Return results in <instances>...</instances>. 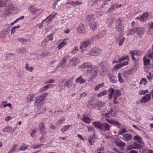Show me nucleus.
<instances>
[{"mask_svg": "<svg viewBox=\"0 0 153 153\" xmlns=\"http://www.w3.org/2000/svg\"><path fill=\"white\" fill-rule=\"evenodd\" d=\"M151 98V95L150 94H148L146 96L143 97L141 100V103H145L146 102H149Z\"/></svg>", "mask_w": 153, "mask_h": 153, "instance_id": "obj_18", "label": "nucleus"}, {"mask_svg": "<svg viewBox=\"0 0 153 153\" xmlns=\"http://www.w3.org/2000/svg\"><path fill=\"white\" fill-rule=\"evenodd\" d=\"M48 95L47 93H43L36 98L35 103L36 105L37 108L39 109H40L43 106V102L46 99Z\"/></svg>", "mask_w": 153, "mask_h": 153, "instance_id": "obj_3", "label": "nucleus"}, {"mask_svg": "<svg viewBox=\"0 0 153 153\" xmlns=\"http://www.w3.org/2000/svg\"><path fill=\"white\" fill-rule=\"evenodd\" d=\"M95 138L94 136H92L89 138L88 141L91 146L94 145V143L95 140Z\"/></svg>", "mask_w": 153, "mask_h": 153, "instance_id": "obj_34", "label": "nucleus"}, {"mask_svg": "<svg viewBox=\"0 0 153 153\" xmlns=\"http://www.w3.org/2000/svg\"><path fill=\"white\" fill-rule=\"evenodd\" d=\"M10 1L8 0H0V7H5Z\"/></svg>", "mask_w": 153, "mask_h": 153, "instance_id": "obj_31", "label": "nucleus"}, {"mask_svg": "<svg viewBox=\"0 0 153 153\" xmlns=\"http://www.w3.org/2000/svg\"><path fill=\"white\" fill-rule=\"evenodd\" d=\"M26 51V49L24 48H20L17 50V52L19 54H22Z\"/></svg>", "mask_w": 153, "mask_h": 153, "instance_id": "obj_40", "label": "nucleus"}, {"mask_svg": "<svg viewBox=\"0 0 153 153\" xmlns=\"http://www.w3.org/2000/svg\"><path fill=\"white\" fill-rule=\"evenodd\" d=\"M17 126V125H16V126L13 128H12L10 126H7L4 129L3 132L7 133H12L16 129Z\"/></svg>", "mask_w": 153, "mask_h": 153, "instance_id": "obj_17", "label": "nucleus"}, {"mask_svg": "<svg viewBox=\"0 0 153 153\" xmlns=\"http://www.w3.org/2000/svg\"><path fill=\"white\" fill-rule=\"evenodd\" d=\"M144 31L143 28L139 27L136 28V34L139 36L141 37L143 34Z\"/></svg>", "mask_w": 153, "mask_h": 153, "instance_id": "obj_19", "label": "nucleus"}, {"mask_svg": "<svg viewBox=\"0 0 153 153\" xmlns=\"http://www.w3.org/2000/svg\"><path fill=\"white\" fill-rule=\"evenodd\" d=\"M18 40L22 42L23 44H26L27 43H29L30 41L29 39H25L22 38H19L18 39Z\"/></svg>", "mask_w": 153, "mask_h": 153, "instance_id": "obj_35", "label": "nucleus"}, {"mask_svg": "<svg viewBox=\"0 0 153 153\" xmlns=\"http://www.w3.org/2000/svg\"><path fill=\"white\" fill-rule=\"evenodd\" d=\"M108 93V91H107L106 90H105L99 93L97 95V96L98 97H100L103 96L105 95L106 94H107Z\"/></svg>", "mask_w": 153, "mask_h": 153, "instance_id": "obj_50", "label": "nucleus"}, {"mask_svg": "<svg viewBox=\"0 0 153 153\" xmlns=\"http://www.w3.org/2000/svg\"><path fill=\"white\" fill-rule=\"evenodd\" d=\"M148 13L147 12L144 13L143 14L140 16V20L144 22L147 20L149 18Z\"/></svg>", "mask_w": 153, "mask_h": 153, "instance_id": "obj_23", "label": "nucleus"}, {"mask_svg": "<svg viewBox=\"0 0 153 153\" xmlns=\"http://www.w3.org/2000/svg\"><path fill=\"white\" fill-rule=\"evenodd\" d=\"M133 61H134L135 62V64L133 68H134V69H135V70L137 71L139 67V65H138V59H135L134 60H133Z\"/></svg>", "mask_w": 153, "mask_h": 153, "instance_id": "obj_49", "label": "nucleus"}, {"mask_svg": "<svg viewBox=\"0 0 153 153\" xmlns=\"http://www.w3.org/2000/svg\"><path fill=\"white\" fill-rule=\"evenodd\" d=\"M54 16H53L52 15H50L46 19H44L43 21H42V22H44L46 20L48 19L47 21H46V22H50L51 21V20L54 18Z\"/></svg>", "mask_w": 153, "mask_h": 153, "instance_id": "obj_46", "label": "nucleus"}, {"mask_svg": "<svg viewBox=\"0 0 153 153\" xmlns=\"http://www.w3.org/2000/svg\"><path fill=\"white\" fill-rule=\"evenodd\" d=\"M98 71V67L96 65H94L90 70H87L86 72L91 76V78L92 79L97 76Z\"/></svg>", "mask_w": 153, "mask_h": 153, "instance_id": "obj_4", "label": "nucleus"}, {"mask_svg": "<svg viewBox=\"0 0 153 153\" xmlns=\"http://www.w3.org/2000/svg\"><path fill=\"white\" fill-rule=\"evenodd\" d=\"M42 10L41 9H37V10L36 11V12L34 14L36 16H35L33 18H32L31 19V20H32L35 18L37 17L38 16H39L40 14L42 12Z\"/></svg>", "mask_w": 153, "mask_h": 153, "instance_id": "obj_39", "label": "nucleus"}, {"mask_svg": "<svg viewBox=\"0 0 153 153\" xmlns=\"http://www.w3.org/2000/svg\"><path fill=\"white\" fill-rule=\"evenodd\" d=\"M49 53L46 51L43 52L41 53V55L43 57H46L49 55Z\"/></svg>", "mask_w": 153, "mask_h": 153, "instance_id": "obj_63", "label": "nucleus"}, {"mask_svg": "<svg viewBox=\"0 0 153 153\" xmlns=\"http://www.w3.org/2000/svg\"><path fill=\"white\" fill-rule=\"evenodd\" d=\"M37 9L36 8L34 7H31L30 8V12L32 13L35 14L37 10Z\"/></svg>", "mask_w": 153, "mask_h": 153, "instance_id": "obj_60", "label": "nucleus"}, {"mask_svg": "<svg viewBox=\"0 0 153 153\" xmlns=\"http://www.w3.org/2000/svg\"><path fill=\"white\" fill-rule=\"evenodd\" d=\"M148 56H146L143 58V61L144 62V65L148 66L150 63V60L148 59Z\"/></svg>", "mask_w": 153, "mask_h": 153, "instance_id": "obj_30", "label": "nucleus"}, {"mask_svg": "<svg viewBox=\"0 0 153 153\" xmlns=\"http://www.w3.org/2000/svg\"><path fill=\"white\" fill-rule=\"evenodd\" d=\"M6 107H8L11 108V104L10 103H7L6 101H2L0 103V108H5Z\"/></svg>", "mask_w": 153, "mask_h": 153, "instance_id": "obj_22", "label": "nucleus"}, {"mask_svg": "<svg viewBox=\"0 0 153 153\" xmlns=\"http://www.w3.org/2000/svg\"><path fill=\"white\" fill-rule=\"evenodd\" d=\"M93 125L96 128H98L101 130L103 129L102 123H101L100 121H95L92 123Z\"/></svg>", "mask_w": 153, "mask_h": 153, "instance_id": "obj_16", "label": "nucleus"}, {"mask_svg": "<svg viewBox=\"0 0 153 153\" xmlns=\"http://www.w3.org/2000/svg\"><path fill=\"white\" fill-rule=\"evenodd\" d=\"M66 42H62V43H60L57 47L58 49H61L63 47L65 46L66 45Z\"/></svg>", "mask_w": 153, "mask_h": 153, "instance_id": "obj_61", "label": "nucleus"}, {"mask_svg": "<svg viewBox=\"0 0 153 153\" xmlns=\"http://www.w3.org/2000/svg\"><path fill=\"white\" fill-rule=\"evenodd\" d=\"M94 4L97 5V7H98L99 9H101L104 7V6L108 4V2L105 1H102V0H96Z\"/></svg>", "mask_w": 153, "mask_h": 153, "instance_id": "obj_7", "label": "nucleus"}, {"mask_svg": "<svg viewBox=\"0 0 153 153\" xmlns=\"http://www.w3.org/2000/svg\"><path fill=\"white\" fill-rule=\"evenodd\" d=\"M126 132V131L125 128H121L119 129V132L118 133V135H122L124 133Z\"/></svg>", "mask_w": 153, "mask_h": 153, "instance_id": "obj_53", "label": "nucleus"}, {"mask_svg": "<svg viewBox=\"0 0 153 153\" xmlns=\"http://www.w3.org/2000/svg\"><path fill=\"white\" fill-rule=\"evenodd\" d=\"M116 145L120 147H123L125 146V144L124 142L120 140L117 142Z\"/></svg>", "mask_w": 153, "mask_h": 153, "instance_id": "obj_43", "label": "nucleus"}, {"mask_svg": "<svg viewBox=\"0 0 153 153\" xmlns=\"http://www.w3.org/2000/svg\"><path fill=\"white\" fill-rule=\"evenodd\" d=\"M94 65L89 62H84L82 65L79 66V68L80 69H87V70H90Z\"/></svg>", "mask_w": 153, "mask_h": 153, "instance_id": "obj_8", "label": "nucleus"}, {"mask_svg": "<svg viewBox=\"0 0 153 153\" xmlns=\"http://www.w3.org/2000/svg\"><path fill=\"white\" fill-rule=\"evenodd\" d=\"M70 63L74 66H76L77 64L79 62V60L77 58H73L70 61Z\"/></svg>", "mask_w": 153, "mask_h": 153, "instance_id": "obj_21", "label": "nucleus"}, {"mask_svg": "<svg viewBox=\"0 0 153 153\" xmlns=\"http://www.w3.org/2000/svg\"><path fill=\"white\" fill-rule=\"evenodd\" d=\"M99 23L98 21H93L89 24V26L93 31L95 30L98 27Z\"/></svg>", "mask_w": 153, "mask_h": 153, "instance_id": "obj_12", "label": "nucleus"}, {"mask_svg": "<svg viewBox=\"0 0 153 153\" xmlns=\"http://www.w3.org/2000/svg\"><path fill=\"white\" fill-rule=\"evenodd\" d=\"M104 36V34L103 33H100L97 35L95 36L94 38L95 39H98L102 38Z\"/></svg>", "mask_w": 153, "mask_h": 153, "instance_id": "obj_51", "label": "nucleus"}, {"mask_svg": "<svg viewBox=\"0 0 153 153\" xmlns=\"http://www.w3.org/2000/svg\"><path fill=\"white\" fill-rule=\"evenodd\" d=\"M71 126V125L65 126L61 129V131L63 133H64L68 130L69 128Z\"/></svg>", "mask_w": 153, "mask_h": 153, "instance_id": "obj_42", "label": "nucleus"}, {"mask_svg": "<svg viewBox=\"0 0 153 153\" xmlns=\"http://www.w3.org/2000/svg\"><path fill=\"white\" fill-rule=\"evenodd\" d=\"M104 85V84L103 83H102L101 84L97 85V86H96L94 88L95 91H97L99 90L100 88L103 87Z\"/></svg>", "mask_w": 153, "mask_h": 153, "instance_id": "obj_52", "label": "nucleus"}, {"mask_svg": "<svg viewBox=\"0 0 153 153\" xmlns=\"http://www.w3.org/2000/svg\"><path fill=\"white\" fill-rule=\"evenodd\" d=\"M102 128L103 129H102V131H109L110 130V126L107 123H102Z\"/></svg>", "mask_w": 153, "mask_h": 153, "instance_id": "obj_32", "label": "nucleus"}, {"mask_svg": "<svg viewBox=\"0 0 153 153\" xmlns=\"http://www.w3.org/2000/svg\"><path fill=\"white\" fill-rule=\"evenodd\" d=\"M128 150L135 149H141L142 148V146L141 145L138 144L136 142H134L133 145H131L128 147Z\"/></svg>", "mask_w": 153, "mask_h": 153, "instance_id": "obj_15", "label": "nucleus"}, {"mask_svg": "<svg viewBox=\"0 0 153 153\" xmlns=\"http://www.w3.org/2000/svg\"><path fill=\"white\" fill-rule=\"evenodd\" d=\"M18 147V146L16 144L13 145L11 151L9 152L8 153H12L15 152Z\"/></svg>", "mask_w": 153, "mask_h": 153, "instance_id": "obj_56", "label": "nucleus"}, {"mask_svg": "<svg viewBox=\"0 0 153 153\" xmlns=\"http://www.w3.org/2000/svg\"><path fill=\"white\" fill-rule=\"evenodd\" d=\"M7 34V31H2L0 33V37L4 38Z\"/></svg>", "mask_w": 153, "mask_h": 153, "instance_id": "obj_57", "label": "nucleus"}, {"mask_svg": "<svg viewBox=\"0 0 153 153\" xmlns=\"http://www.w3.org/2000/svg\"><path fill=\"white\" fill-rule=\"evenodd\" d=\"M5 7L4 13L7 15L15 13L18 10V9L15 7L10 1L7 4Z\"/></svg>", "mask_w": 153, "mask_h": 153, "instance_id": "obj_2", "label": "nucleus"}, {"mask_svg": "<svg viewBox=\"0 0 153 153\" xmlns=\"http://www.w3.org/2000/svg\"><path fill=\"white\" fill-rule=\"evenodd\" d=\"M51 85H48L46 86H45L39 90V91L40 92H44L47 90V89L49 88V86Z\"/></svg>", "mask_w": 153, "mask_h": 153, "instance_id": "obj_47", "label": "nucleus"}, {"mask_svg": "<svg viewBox=\"0 0 153 153\" xmlns=\"http://www.w3.org/2000/svg\"><path fill=\"white\" fill-rule=\"evenodd\" d=\"M104 103L102 102H96L95 105V107L98 110H100L103 107Z\"/></svg>", "mask_w": 153, "mask_h": 153, "instance_id": "obj_26", "label": "nucleus"}, {"mask_svg": "<svg viewBox=\"0 0 153 153\" xmlns=\"http://www.w3.org/2000/svg\"><path fill=\"white\" fill-rule=\"evenodd\" d=\"M35 96L34 94L30 93L28 94L27 97V100L28 102L30 103L32 101Z\"/></svg>", "mask_w": 153, "mask_h": 153, "instance_id": "obj_28", "label": "nucleus"}, {"mask_svg": "<svg viewBox=\"0 0 153 153\" xmlns=\"http://www.w3.org/2000/svg\"><path fill=\"white\" fill-rule=\"evenodd\" d=\"M109 79L110 82L112 83H116L117 81L115 80V77L112 76H109Z\"/></svg>", "mask_w": 153, "mask_h": 153, "instance_id": "obj_58", "label": "nucleus"}, {"mask_svg": "<svg viewBox=\"0 0 153 153\" xmlns=\"http://www.w3.org/2000/svg\"><path fill=\"white\" fill-rule=\"evenodd\" d=\"M65 86V81L62 80L59 82V86L61 90L64 89V88Z\"/></svg>", "mask_w": 153, "mask_h": 153, "instance_id": "obj_29", "label": "nucleus"}, {"mask_svg": "<svg viewBox=\"0 0 153 153\" xmlns=\"http://www.w3.org/2000/svg\"><path fill=\"white\" fill-rule=\"evenodd\" d=\"M142 52L140 51H137L135 50L134 51H131L130 52V53L131 55V56L132 59L133 60H134L135 59H137L134 57V56L136 55V56H139L142 54Z\"/></svg>", "mask_w": 153, "mask_h": 153, "instance_id": "obj_13", "label": "nucleus"}, {"mask_svg": "<svg viewBox=\"0 0 153 153\" xmlns=\"http://www.w3.org/2000/svg\"><path fill=\"white\" fill-rule=\"evenodd\" d=\"M102 51V49L94 47L91 49L87 54L92 56H98L101 53Z\"/></svg>", "mask_w": 153, "mask_h": 153, "instance_id": "obj_5", "label": "nucleus"}, {"mask_svg": "<svg viewBox=\"0 0 153 153\" xmlns=\"http://www.w3.org/2000/svg\"><path fill=\"white\" fill-rule=\"evenodd\" d=\"M86 27L82 23L79 25L76 30L79 33L81 34H84L85 32Z\"/></svg>", "mask_w": 153, "mask_h": 153, "instance_id": "obj_10", "label": "nucleus"}, {"mask_svg": "<svg viewBox=\"0 0 153 153\" xmlns=\"http://www.w3.org/2000/svg\"><path fill=\"white\" fill-rule=\"evenodd\" d=\"M25 68L26 70L30 72H32L34 69V67H29L28 64H26L25 66Z\"/></svg>", "mask_w": 153, "mask_h": 153, "instance_id": "obj_37", "label": "nucleus"}, {"mask_svg": "<svg viewBox=\"0 0 153 153\" xmlns=\"http://www.w3.org/2000/svg\"><path fill=\"white\" fill-rule=\"evenodd\" d=\"M121 19H119L117 21V24L116 25V29L119 32H122L124 29V26L121 24Z\"/></svg>", "mask_w": 153, "mask_h": 153, "instance_id": "obj_9", "label": "nucleus"}, {"mask_svg": "<svg viewBox=\"0 0 153 153\" xmlns=\"http://www.w3.org/2000/svg\"><path fill=\"white\" fill-rule=\"evenodd\" d=\"M27 148L28 146L27 145L22 144L19 148V150L21 151H24L27 150Z\"/></svg>", "mask_w": 153, "mask_h": 153, "instance_id": "obj_45", "label": "nucleus"}, {"mask_svg": "<svg viewBox=\"0 0 153 153\" xmlns=\"http://www.w3.org/2000/svg\"><path fill=\"white\" fill-rule=\"evenodd\" d=\"M92 40L90 39H87L83 41L81 43L80 49L82 50L83 48H86L88 45L92 43Z\"/></svg>", "mask_w": 153, "mask_h": 153, "instance_id": "obj_6", "label": "nucleus"}, {"mask_svg": "<svg viewBox=\"0 0 153 153\" xmlns=\"http://www.w3.org/2000/svg\"><path fill=\"white\" fill-rule=\"evenodd\" d=\"M125 38L120 35L117 36L116 39V43L118 44L119 46H121L125 40Z\"/></svg>", "mask_w": 153, "mask_h": 153, "instance_id": "obj_11", "label": "nucleus"}, {"mask_svg": "<svg viewBox=\"0 0 153 153\" xmlns=\"http://www.w3.org/2000/svg\"><path fill=\"white\" fill-rule=\"evenodd\" d=\"M122 67L121 65V63L118 64H117L116 65L114 66L113 68L114 70H117L119 69L122 68Z\"/></svg>", "mask_w": 153, "mask_h": 153, "instance_id": "obj_59", "label": "nucleus"}, {"mask_svg": "<svg viewBox=\"0 0 153 153\" xmlns=\"http://www.w3.org/2000/svg\"><path fill=\"white\" fill-rule=\"evenodd\" d=\"M39 129L42 134H45L46 133L45 127L43 123H40L39 124Z\"/></svg>", "mask_w": 153, "mask_h": 153, "instance_id": "obj_20", "label": "nucleus"}, {"mask_svg": "<svg viewBox=\"0 0 153 153\" xmlns=\"http://www.w3.org/2000/svg\"><path fill=\"white\" fill-rule=\"evenodd\" d=\"M136 28H134L130 30L129 31V33L127 34V35H131L134 34L136 33Z\"/></svg>", "mask_w": 153, "mask_h": 153, "instance_id": "obj_48", "label": "nucleus"}, {"mask_svg": "<svg viewBox=\"0 0 153 153\" xmlns=\"http://www.w3.org/2000/svg\"><path fill=\"white\" fill-rule=\"evenodd\" d=\"M67 4L71 5L72 6L75 7L79 5H80L82 4V3L78 1H72L69 2H67L66 3Z\"/></svg>", "mask_w": 153, "mask_h": 153, "instance_id": "obj_25", "label": "nucleus"}, {"mask_svg": "<svg viewBox=\"0 0 153 153\" xmlns=\"http://www.w3.org/2000/svg\"><path fill=\"white\" fill-rule=\"evenodd\" d=\"M136 71L133 68L130 70L124 71V72L127 75H130L134 73Z\"/></svg>", "mask_w": 153, "mask_h": 153, "instance_id": "obj_38", "label": "nucleus"}, {"mask_svg": "<svg viewBox=\"0 0 153 153\" xmlns=\"http://www.w3.org/2000/svg\"><path fill=\"white\" fill-rule=\"evenodd\" d=\"M147 83V81L146 79L145 78H143L141 80L140 82V85H145Z\"/></svg>", "mask_w": 153, "mask_h": 153, "instance_id": "obj_54", "label": "nucleus"}, {"mask_svg": "<svg viewBox=\"0 0 153 153\" xmlns=\"http://www.w3.org/2000/svg\"><path fill=\"white\" fill-rule=\"evenodd\" d=\"M132 137V135L129 133H126L122 135V139L125 142L130 140Z\"/></svg>", "mask_w": 153, "mask_h": 153, "instance_id": "obj_14", "label": "nucleus"}, {"mask_svg": "<svg viewBox=\"0 0 153 153\" xmlns=\"http://www.w3.org/2000/svg\"><path fill=\"white\" fill-rule=\"evenodd\" d=\"M133 139L134 140H136L139 143L143 144V142L142 140L141 137L138 135H136L134 137Z\"/></svg>", "mask_w": 153, "mask_h": 153, "instance_id": "obj_33", "label": "nucleus"}, {"mask_svg": "<svg viewBox=\"0 0 153 153\" xmlns=\"http://www.w3.org/2000/svg\"><path fill=\"white\" fill-rule=\"evenodd\" d=\"M82 120L87 124H89L90 123V119L88 118V116L86 114H83Z\"/></svg>", "mask_w": 153, "mask_h": 153, "instance_id": "obj_27", "label": "nucleus"}, {"mask_svg": "<svg viewBox=\"0 0 153 153\" xmlns=\"http://www.w3.org/2000/svg\"><path fill=\"white\" fill-rule=\"evenodd\" d=\"M88 95L87 93L84 92L80 94L79 99H81L83 97H85L87 96Z\"/></svg>", "mask_w": 153, "mask_h": 153, "instance_id": "obj_62", "label": "nucleus"}, {"mask_svg": "<svg viewBox=\"0 0 153 153\" xmlns=\"http://www.w3.org/2000/svg\"><path fill=\"white\" fill-rule=\"evenodd\" d=\"M114 21V19L112 18H110L107 20V23L108 26H111Z\"/></svg>", "mask_w": 153, "mask_h": 153, "instance_id": "obj_41", "label": "nucleus"}, {"mask_svg": "<svg viewBox=\"0 0 153 153\" xmlns=\"http://www.w3.org/2000/svg\"><path fill=\"white\" fill-rule=\"evenodd\" d=\"M109 93L108 94V98L110 100L112 99L113 95V102L114 104H116L119 103L117 100L118 97L121 94V91L118 90H116L115 91L114 89L111 88L108 90Z\"/></svg>", "mask_w": 153, "mask_h": 153, "instance_id": "obj_1", "label": "nucleus"}, {"mask_svg": "<svg viewBox=\"0 0 153 153\" xmlns=\"http://www.w3.org/2000/svg\"><path fill=\"white\" fill-rule=\"evenodd\" d=\"M76 82L77 83L80 84H82L86 82V80L82 78L81 76H80L79 77L76 79Z\"/></svg>", "mask_w": 153, "mask_h": 153, "instance_id": "obj_24", "label": "nucleus"}, {"mask_svg": "<svg viewBox=\"0 0 153 153\" xmlns=\"http://www.w3.org/2000/svg\"><path fill=\"white\" fill-rule=\"evenodd\" d=\"M65 120V118L64 117H63L57 121V124L58 125H61L64 122Z\"/></svg>", "mask_w": 153, "mask_h": 153, "instance_id": "obj_64", "label": "nucleus"}, {"mask_svg": "<svg viewBox=\"0 0 153 153\" xmlns=\"http://www.w3.org/2000/svg\"><path fill=\"white\" fill-rule=\"evenodd\" d=\"M68 56H66L64 57L62 59V60L61 61L59 62V64L58 66H59V67L61 66L63 64L65 63L66 60V59L67 58V57H68Z\"/></svg>", "mask_w": 153, "mask_h": 153, "instance_id": "obj_44", "label": "nucleus"}, {"mask_svg": "<svg viewBox=\"0 0 153 153\" xmlns=\"http://www.w3.org/2000/svg\"><path fill=\"white\" fill-rule=\"evenodd\" d=\"M65 86L68 88L71 87L73 84V81L68 80L65 81Z\"/></svg>", "mask_w": 153, "mask_h": 153, "instance_id": "obj_36", "label": "nucleus"}, {"mask_svg": "<svg viewBox=\"0 0 153 153\" xmlns=\"http://www.w3.org/2000/svg\"><path fill=\"white\" fill-rule=\"evenodd\" d=\"M20 27V25H18L16 26H13L12 27L11 30V34H14L15 32V29L16 28H18Z\"/></svg>", "mask_w": 153, "mask_h": 153, "instance_id": "obj_55", "label": "nucleus"}]
</instances>
